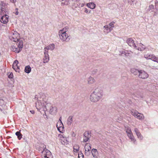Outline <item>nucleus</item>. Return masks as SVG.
Wrapping results in <instances>:
<instances>
[{
	"instance_id": "16",
	"label": "nucleus",
	"mask_w": 158,
	"mask_h": 158,
	"mask_svg": "<svg viewBox=\"0 0 158 158\" xmlns=\"http://www.w3.org/2000/svg\"><path fill=\"white\" fill-rule=\"evenodd\" d=\"M90 134L88 132H85L84 133L83 135V141L86 142L88 141L91 137Z\"/></svg>"
},
{
	"instance_id": "29",
	"label": "nucleus",
	"mask_w": 158,
	"mask_h": 158,
	"mask_svg": "<svg viewBox=\"0 0 158 158\" xmlns=\"http://www.w3.org/2000/svg\"><path fill=\"white\" fill-rule=\"evenodd\" d=\"M154 6L153 4H151L149 6L147 9V11L150 12H154Z\"/></svg>"
},
{
	"instance_id": "38",
	"label": "nucleus",
	"mask_w": 158,
	"mask_h": 158,
	"mask_svg": "<svg viewBox=\"0 0 158 158\" xmlns=\"http://www.w3.org/2000/svg\"><path fill=\"white\" fill-rule=\"evenodd\" d=\"M78 158H84L83 154L81 152L78 153Z\"/></svg>"
},
{
	"instance_id": "17",
	"label": "nucleus",
	"mask_w": 158,
	"mask_h": 158,
	"mask_svg": "<svg viewBox=\"0 0 158 158\" xmlns=\"http://www.w3.org/2000/svg\"><path fill=\"white\" fill-rule=\"evenodd\" d=\"M9 16L5 15L2 17L0 19L1 22L3 24H6L9 21Z\"/></svg>"
},
{
	"instance_id": "3",
	"label": "nucleus",
	"mask_w": 158,
	"mask_h": 158,
	"mask_svg": "<svg viewBox=\"0 0 158 158\" xmlns=\"http://www.w3.org/2000/svg\"><path fill=\"white\" fill-rule=\"evenodd\" d=\"M69 29L68 27L66 26L59 31V37L60 40L63 42H68L70 40V35L67 33Z\"/></svg>"
},
{
	"instance_id": "21",
	"label": "nucleus",
	"mask_w": 158,
	"mask_h": 158,
	"mask_svg": "<svg viewBox=\"0 0 158 158\" xmlns=\"http://www.w3.org/2000/svg\"><path fill=\"white\" fill-rule=\"evenodd\" d=\"M87 83L89 85L94 84L96 82L94 78L91 76L89 77L87 80Z\"/></svg>"
},
{
	"instance_id": "30",
	"label": "nucleus",
	"mask_w": 158,
	"mask_h": 158,
	"mask_svg": "<svg viewBox=\"0 0 158 158\" xmlns=\"http://www.w3.org/2000/svg\"><path fill=\"white\" fill-rule=\"evenodd\" d=\"M73 122V117L69 116L68 118L67 121V124L68 125H70Z\"/></svg>"
},
{
	"instance_id": "7",
	"label": "nucleus",
	"mask_w": 158,
	"mask_h": 158,
	"mask_svg": "<svg viewBox=\"0 0 158 158\" xmlns=\"http://www.w3.org/2000/svg\"><path fill=\"white\" fill-rule=\"evenodd\" d=\"M126 131L127 136L129 138V139H131V141L133 142L134 143H135L136 140L133 135V133L130 128L129 127L126 128Z\"/></svg>"
},
{
	"instance_id": "43",
	"label": "nucleus",
	"mask_w": 158,
	"mask_h": 158,
	"mask_svg": "<svg viewBox=\"0 0 158 158\" xmlns=\"http://www.w3.org/2000/svg\"><path fill=\"white\" fill-rule=\"evenodd\" d=\"M125 51H120L119 52L121 55H124Z\"/></svg>"
},
{
	"instance_id": "36",
	"label": "nucleus",
	"mask_w": 158,
	"mask_h": 158,
	"mask_svg": "<svg viewBox=\"0 0 158 158\" xmlns=\"http://www.w3.org/2000/svg\"><path fill=\"white\" fill-rule=\"evenodd\" d=\"M114 22H112L110 23L109 24L107 25L109 27H110L111 28L113 29V28L114 27Z\"/></svg>"
},
{
	"instance_id": "41",
	"label": "nucleus",
	"mask_w": 158,
	"mask_h": 158,
	"mask_svg": "<svg viewBox=\"0 0 158 158\" xmlns=\"http://www.w3.org/2000/svg\"><path fill=\"white\" fill-rule=\"evenodd\" d=\"M84 12L87 14H89L90 13V11H88V9L86 8H84Z\"/></svg>"
},
{
	"instance_id": "47",
	"label": "nucleus",
	"mask_w": 158,
	"mask_h": 158,
	"mask_svg": "<svg viewBox=\"0 0 158 158\" xmlns=\"http://www.w3.org/2000/svg\"><path fill=\"white\" fill-rule=\"evenodd\" d=\"M84 4H83V3H82V4H81V7H83V6H84Z\"/></svg>"
},
{
	"instance_id": "24",
	"label": "nucleus",
	"mask_w": 158,
	"mask_h": 158,
	"mask_svg": "<svg viewBox=\"0 0 158 158\" xmlns=\"http://www.w3.org/2000/svg\"><path fill=\"white\" fill-rule=\"evenodd\" d=\"M104 32L106 34L108 33L112 30V29L111 28L107 25L104 27Z\"/></svg>"
},
{
	"instance_id": "37",
	"label": "nucleus",
	"mask_w": 158,
	"mask_h": 158,
	"mask_svg": "<svg viewBox=\"0 0 158 158\" xmlns=\"http://www.w3.org/2000/svg\"><path fill=\"white\" fill-rule=\"evenodd\" d=\"M135 0H127L128 3L131 5L133 6L134 5V2Z\"/></svg>"
},
{
	"instance_id": "32",
	"label": "nucleus",
	"mask_w": 158,
	"mask_h": 158,
	"mask_svg": "<svg viewBox=\"0 0 158 158\" xmlns=\"http://www.w3.org/2000/svg\"><path fill=\"white\" fill-rule=\"evenodd\" d=\"M47 47L49 50L52 51L55 48V45L53 44H52L47 46Z\"/></svg>"
},
{
	"instance_id": "22",
	"label": "nucleus",
	"mask_w": 158,
	"mask_h": 158,
	"mask_svg": "<svg viewBox=\"0 0 158 158\" xmlns=\"http://www.w3.org/2000/svg\"><path fill=\"white\" fill-rule=\"evenodd\" d=\"M134 131L135 132L138 138L140 140L142 139L143 137L138 129L136 128H135L134 129Z\"/></svg>"
},
{
	"instance_id": "40",
	"label": "nucleus",
	"mask_w": 158,
	"mask_h": 158,
	"mask_svg": "<svg viewBox=\"0 0 158 158\" xmlns=\"http://www.w3.org/2000/svg\"><path fill=\"white\" fill-rule=\"evenodd\" d=\"M15 48L16 47L14 45H13L11 47L10 49L11 51L15 52Z\"/></svg>"
},
{
	"instance_id": "12",
	"label": "nucleus",
	"mask_w": 158,
	"mask_h": 158,
	"mask_svg": "<svg viewBox=\"0 0 158 158\" xmlns=\"http://www.w3.org/2000/svg\"><path fill=\"white\" fill-rule=\"evenodd\" d=\"M61 117H60L59 119V120L58 122L56 124V127L58 130L60 132H63L64 130V128L63 124L61 121Z\"/></svg>"
},
{
	"instance_id": "39",
	"label": "nucleus",
	"mask_w": 158,
	"mask_h": 158,
	"mask_svg": "<svg viewBox=\"0 0 158 158\" xmlns=\"http://www.w3.org/2000/svg\"><path fill=\"white\" fill-rule=\"evenodd\" d=\"M48 50H49L48 49L47 47H45L44 49V54H48Z\"/></svg>"
},
{
	"instance_id": "11",
	"label": "nucleus",
	"mask_w": 158,
	"mask_h": 158,
	"mask_svg": "<svg viewBox=\"0 0 158 158\" xmlns=\"http://www.w3.org/2000/svg\"><path fill=\"white\" fill-rule=\"evenodd\" d=\"M84 149L85 155L87 156H89L90 154L91 149V144L88 143H86L84 147Z\"/></svg>"
},
{
	"instance_id": "5",
	"label": "nucleus",
	"mask_w": 158,
	"mask_h": 158,
	"mask_svg": "<svg viewBox=\"0 0 158 158\" xmlns=\"http://www.w3.org/2000/svg\"><path fill=\"white\" fill-rule=\"evenodd\" d=\"M47 110H49L50 113L52 115H54L56 114L57 112V107L52 105L50 103H47Z\"/></svg>"
},
{
	"instance_id": "28",
	"label": "nucleus",
	"mask_w": 158,
	"mask_h": 158,
	"mask_svg": "<svg viewBox=\"0 0 158 158\" xmlns=\"http://www.w3.org/2000/svg\"><path fill=\"white\" fill-rule=\"evenodd\" d=\"M31 71V69L29 65H27L25 67L24 71L27 73H29Z\"/></svg>"
},
{
	"instance_id": "48",
	"label": "nucleus",
	"mask_w": 158,
	"mask_h": 158,
	"mask_svg": "<svg viewBox=\"0 0 158 158\" xmlns=\"http://www.w3.org/2000/svg\"><path fill=\"white\" fill-rule=\"evenodd\" d=\"M157 14V13L156 12H155V14L154 15H156Z\"/></svg>"
},
{
	"instance_id": "23",
	"label": "nucleus",
	"mask_w": 158,
	"mask_h": 158,
	"mask_svg": "<svg viewBox=\"0 0 158 158\" xmlns=\"http://www.w3.org/2000/svg\"><path fill=\"white\" fill-rule=\"evenodd\" d=\"M145 46L141 43H140L138 44H137V48H135V49H137L138 50L143 51L145 49Z\"/></svg>"
},
{
	"instance_id": "46",
	"label": "nucleus",
	"mask_w": 158,
	"mask_h": 158,
	"mask_svg": "<svg viewBox=\"0 0 158 158\" xmlns=\"http://www.w3.org/2000/svg\"><path fill=\"white\" fill-rule=\"evenodd\" d=\"M30 112L32 113V114H33L35 113V111L34 110H30Z\"/></svg>"
},
{
	"instance_id": "25",
	"label": "nucleus",
	"mask_w": 158,
	"mask_h": 158,
	"mask_svg": "<svg viewBox=\"0 0 158 158\" xmlns=\"http://www.w3.org/2000/svg\"><path fill=\"white\" fill-rule=\"evenodd\" d=\"M87 6L92 9H94L96 7V5L93 2H90L87 3Z\"/></svg>"
},
{
	"instance_id": "18",
	"label": "nucleus",
	"mask_w": 158,
	"mask_h": 158,
	"mask_svg": "<svg viewBox=\"0 0 158 158\" xmlns=\"http://www.w3.org/2000/svg\"><path fill=\"white\" fill-rule=\"evenodd\" d=\"M18 62V61L17 60H15L12 65V68L16 72H19V68L17 65Z\"/></svg>"
},
{
	"instance_id": "35",
	"label": "nucleus",
	"mask_w": 158,
	"mask_h": 158,
	"mask_svg": "<svg viewBox=\"0 0 158 158\" xmlns=\"http://www.w3.org/2000/svg\"><path fill=\"white\" fill-rule=\"evenodd\" d=\"M57 2H61V4L64 5H67L68 4V0H56Z\"/></svg>"
},
{
	"instance_id": "19",
	"label": "nucleus",
	"mask_w": 158,
	"mask_h": 158,
	"mask_svg": "<svg viewBox=\"0 0 158 158\" xmlns=\"http://www.w3.org/2000/svg\"><path fill=\"white\" fill-rule=\"evenodd\" d=\"M7 109L6 106V103L2 99H0V109L1 111L3 110H5Z\"/></svg>"
},
{
	"instance_id": "15",
	"label": "nucleus",
	"mask_w": 158,
	"mask_h": 158,
	"mask_svg": "<svg viewBox=\"0 0 158 158\" xmlns=\"http://www.w3.org/2000/svg\"><path fill=\"white\" fill-rule=\"evenodd\" d=\"M139 76L142 79H146L148 77V74L143 70H139Z\"/></svg>"
},
{
	"instance_id": "9",
	"label": "nucleus",
	"mask_w": 158,
	"mask_h": 158,
	"mask_svg": "<svg viewBox=\"0 0 158 158\" xmlns=\"http://www.w3.org/2000/svg\"><path fill=\"white\" fill-rule=\"evenodd\" d=\"M144 57L148 60H151L158 63V57L153 54H148L144 55Z\"/></svg>"
},
{
	"instance_id": "2",
	"label": "nucleus",
	"mask_w": 158,
	"mask_h": 158,
	"mask_svg": "<svg viewBox=\"0 0 158 158\" xmlns=\"http://www.w3.org/2000/svg\"><path fill=\"white\" fill-rule=\"evenodd\" d=\"M103 95L102 89L101 88L98 87L91 94L90 100L92 102H97L102 98Z\"/></svg>"
},
{
	"instance_id": "34",
	"label": "nucleus",
	"mask_w": 158,
	"mask_h": 158,
	"mask_svg": "<svg viewBox=\"0 0 158 158\" xmlns=\"http://www.w3.org/2000/svg\"><path fill=\"white\" fill-rule=\"evenodd\" d=\"M15 135L17 136L19 140H20L22 137V135L19 131L16 132Z\"/></svg>"
},
{
	"instance_id": "27",
	"label": "nucleus",
	"mask_w": 158,
	"mask_h": 158,
	"mask_svg": "<svg viewBox=\"0 0 158 158\" xmlns=\"http://www.w3.org/2000/svg\"><path fill=\"white\" fill-rule=\"evenodd\" d=\"M49 56L48 54H44V56L43 59V63H48L49 60Z\"/></svg>"
},
{
	"instance_id": "26",
	"label": "nucleus",
	"mask_w": 158,
	"mask_h": 158,
	"mask_svg": "<svg viewBox=\"0 0 158 158\" xmlns=\"http://www.w3.org/2000/svg\"><path fill=\"white\" fill-rule=\"evenodd\" d=\"M79 149V147L77 145H75L73 147V152L75 155H76V153H77Z\"/></svg>"
},
{
	"instance_id": "33",
	"label": "nucleus",
	"mask_w": 158,
	"mask_h": 158,
	"mask_svg": "<svg viewBox=\"0 0 158 158\" xmlns=\"http://www.w3.org/2000/svg\"><path fill=\"white\" fill-rule=\"evenodd\" d=\"M132 53L133 52L131 51L130 52L128 51H125L124 56L127 57H130L131 56Z\"/></svg>"
},
{
	"instance_id": "31",
	"label": "nucleus",
	"mask_w": 158,
	"mask_h": 158,
	"mask_svg": "<svg viewBox=\"0 0 158 158\" xmlns=\"http://www.w3.org/2000/svg\"><path fill=\"white\" fill-rule=\"evenodd\" d=\"M139 70L134 68L131 69V73L135 75H137L138 73H139Z\"/></svg>"
},
{
	"instance_id": "13",
	"label": "nucleus",
	"mask_w": 158,
	"mask_h": 158,
	"mask_svg": "<svg viewBox=\"0 0 158 158\" xmlns=\"http://www.w3.org/2000/svg\"><path fill=\"white\" fill-rule=\"evenodd\" d=\"M17 47L15 48V52L19 53L22 49L23 47V42L22 40H20L17 43Z\"/></svg>"
},
{
	"instance_id": "45",
	"label": "nucleus",
	"mask_w": 158,
	"mask_h": 158,
	"mask_svg": "<svg viewBox=\"0 0 158 158\" xmlns=\"http://www.w3.org/2000/svg\"><path fill=\"white\" fill-rule=\"evenodd\" d=\"M10 1L11 2L13 3H15L16 1V0H10Z\"/></svg>"
},
{
	"instance_id": "6",
	"label": "nucleus",
	"mask_w": 158,
	"mask_h": 158,
	"mask_svg": "<svg viewBox=\"0 0 158 158\" xmlns=\"http://www.w3.org/2000/svg\"><path fill=\"white\" fill-rule=\"evenodd\" d=\"M131 112L132 115L137 119L141 121L144 119V116L143 114L139 113L136 110H132Z\"/></svg>"
},
{
	"instance_id": "4",
	"label": "nucleus",
	"mask_w": 158,
	"mask_h": 158,
	"mask_svg": "<svg viewBox=\"0 0 158 158\" xmlns=\"http://www.w3.org/2000/svg\"><path fill=\"white\" fill-rule=\"evenodd\" d=\"M9 38L12 41L15 42H18L20 40H22L20 38L19 34L16 31L13 30L10 32L9 35Z\"/></svg>"
},
{
	"instance_id": "1",
	"label": "nucleus",
	"mask_w": 158,
	"mask_h": 158,
	"mask_svg": "<svg viewBox=\"0 0 158 158\" xmlns=\"http://www.w3.org/2000/svg\"><path fill=\"white\" fill-rule=\"evenodd\" d=\"M35 99L37 100L38 101L36 103V107L38 110L42 109L45 112L47 110V103H48L46 101L47 98L44 94H42L39 97L36 95Z\"/></svg>"
},
{
	"instance_id": "10",
	"label": "nucleus",
	"mask_w": 158,
	"mask_h": 158,
	"mask_svg": "<svg viewBox=\"0 0 158 158\" xmlns=\"http://www.w3.org/2000/svg\"><path fill=\"white\" fill-rule=\"evenodd\" d=\"M41 153V156L43 158H51V153L47 149H44Z\"/></svg>"
},
{
	"instance_id": "8",
	"label": "nucleus",
	"mask_w": 158,
	"mask_h": 158,
	"mask_svg": "<svg viewBox=\"0 0 158 158\" xmlns=\"http://www.w3.org/2000/svg\"><path fill=\"white\" fill-rule=\"evenodd\" d=\"M58 137L59 139L60 142L62 144L64 145L68 144L69 141L68 140V138L64 135L59 134Z\"/></svg>"
},
{
	"instance_id": "14",
	"label": "nucleus",
	"mask_w": 158,
	"mask_h": 158,
	"mask_svg": "<svg viewBox=\"0 0 158 158\" xmlns=\"http://www.w3.org/2000/svg\"><path fill=\"white\" fill-rule=\"evenodd\" d=\"M126 43L130 47L135 48H137L134 40L131 38L128 39L126 40Z\"/></svg>"
},
{
	"instance_id": "20",
	"label": "nucleus",
	"mask_w": 158,
	"mask_h": 158,
	"mask_svg": "<svg viewBox=\"0 0 158 158\" xmlns=\"http://www.w3.org/2000/svg\"><path fill=\"white\" fill-rule=\"evenodd\" d=\"M91 153L94 158H98L99 156V153L97 149L93 148L91 150Z\"/></svg>"
},
{
	"instance_id": "42",
	"label": "nucleus",
	"mask_w": 158,
	"mask_h": 158,
	"mask_svg": "<svg viewBox=\"0 0 158 158\" xmlns=\"http://www.w3.org/2000/svg\"><path fill=\"white\" fill-rule=\"evenodd\" d=\"M15 15H17L19 14V12L18 11V8H16L15 10V12H14Z\"/></svg>"
},
{
	"instance_id": "44",
	"label": "nucleus",
	"mask_w": 158,
	"mask_h": 158,
	"mask_svg": "<svg viewBox=\"0 0 158 158\" xmlns=\"http://www.w3.org/2000/svg\"><path fill=\"white\" fill-rule=\"evenodd\" d=\"M8 77L10 78H12L13 77V74L12 73H10Z\"/></svg>"
}]
</instances>
